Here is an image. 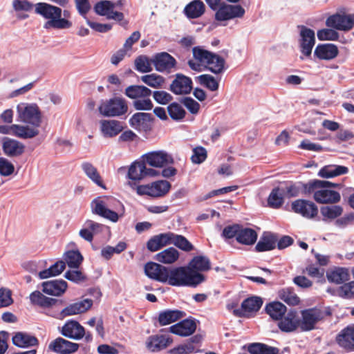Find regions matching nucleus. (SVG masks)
Returning a JSON list of instances; mask_svg holds the SVG:
<instances>
[{
	"label": "nucleus",
	"instance_id": "f257e3e1",
	"mask_svg": "<svg viewBox=\"0 0 354 354\" xmlns=\"http://www.w3.org/2000/svg\"><path fill=\"white\" fill-rule=\"evenodd\" d=\"M304 194H313L314 200L320 204H336L341 200L340 194L331 189L340 184H334L327 180L314 179L306 184H301Z\"/></svg>",
	"mask_w": 354,
	"mask_h": 354
},
{
	"label": "nucleus",
	"instance_id": "f03ea898",
	"mask_svg": "<svg viewBox=\"0 0 354 354\" xmlns=\"http://www.w3.org/2000/svg\"><path fill=\"white\" fill-rule=\"evenodd\" d=\"M205 279L203 274L192 270L188 266L167 267L164 283L176 287H196Z\"/></svg>",
	"mask_w": 354,
	"mask_h": 354
},
{
	"label": "nucleus",
	"instance_id": "7ed1b4c3",
	"mask_svg": "<svg viewBox=\"0 0 354 354\" xmlns=\"http://www.w3.org/2000/svg\"><path fill=\"white\" fill-rule=\"evenodd\" d=\"M35 12L47 21L44 24L45 29H68L72 26V22L68 19L62 18V10L59 7L39 2L35 4Z\"/></svg>",
	"mask_w": 354,
	"mask_h": 354
},
{
	"label": "nucleus",
	"instance_id": "20e7f679",
	"mask_svg": "<svg viewBox=\"0 0 354 354\" xmlns=\"http://www.w3.org/2000/svg\"><path fill=\"white\" fill-rule=\"evenodd\" d=\"M209 7L216 11L214 19L218 21H229L241 18L245 15V9L241 5L221 3V0H205Z\"/></svg>",
	"mask_w": 354,
	"mask_h": 354
},
{
	"label": "nucleus",
	"instance_id": "39448f33",
	"mask_svg": "<svg viewBox=\"0 0 354 354\" xmlns=\"http://www.w3.org/2000/svg\"><path fill=\"white\" fill-rule=\"evenodd\" d=\"M128 185L140 196L147 195L153 198L165 196L171 189V184L167 180H158L150 184L138 185L134 182H128Z\"/></svg>",
	"mask_w": 354,
	"mask_h": 354
},
{
	"label": "nucleus",
	"instance_id": "423d86ee",
	"mask_svg": "<svg viewBox=\"0 0 354 354\" xmlns=\"http://www.w3.org/2000/svg\"><path fill=\"white\" fill-rule=\"evenodd\" d=\"M93 212L106 219H109L113 222H116L118 220V214L113 210H111L109 207L113 206L119 205L122 204L119 201L113 197H105L104 198L95 199L92 202Z\"/></svg>",
	"mask_w": 354,
	"mask_h": 354
},
{
	"label": "nucleus",
	"instance_id": "0eeeda50",
	"mask_svg": "<svg viewBox=\"0 0 354 354\" xmlns=\"http://www.w3.org/2000/svg\"><path fill=\"white\" fill-rule=\"evenodd\" d=\"M98 109L104 116L116 117L125 114L128 111V106L124 98L114 97L102 101Z\"/></svg>",
	"mask_w": 354,
	"mask_h": 354
},
{
	"label": "nucleus",
	"instance_id": "6e6552de",
	"mask_svg": "<svg viewBox=\"0 0 354 354\" xmlns=\"http://www.w3.org/2000/svg\"><path fill=\"white\" fill-rule=\"evenodd\" d=\"M17 110L21 121L30 124L31 128L38 129L41 123V115L37 104H20L17 105Z\"/></svg>",
	"mask_w": 354,
	"mask_h": 354
},
{
	"label": "nucleus",
	"instance_id": "1a4fd4ad",
	"mask_svg": "<svg viewBox=\"0 0 354 354\" xmlns=\"http://www.w3.org/2000/svg\"><path fill=\"white\" fill-rule=\"evenodd\" d=\"M193 55L196 59L201 62H205L207 64H210L214 60H216L217 64L209 66V70L215 74H218L223 71L225 60L219 55L202 49L198 46L193 48Z\"/></svg>",
	"mask_w": 354,
	"mask_h": 354
},
{
	"label": "nucleus",
	"instance_id": "9d476101",
	"mask_svg": "<svg viewBox=\"0 0 354 354\" xmlns=\"http://www.w3.org/2000/svg\"><path fill=\"white\" fill-rule=\"evenodd\" d=\"M159 175V172L151 168H147L143 160L133 162L129 168L127 177L137 184L138 182L147 176L154 177Z\"/></svg>",
	"mask_w": 354,
	"mask_h": 354
},
{
	"label": "nucleus",
	"instance_id": "9b49d317",
	"mask_svg": "<svg viewBox=\"0 0 354 354\" xmlns=\"http://www.w3.org/2000/svg\"><path fill=\"white\" fill-rule=\"evenodd\" d=\"M301 314V320H299V327L302 331H310L314 329L316 324L324 318L323 310L317 308L303 310Z\"/></svg>",
	"mask_w": 354,
	"mask_h": 354
},
{
	"label": "nucleus",
	"instance_id": "f8f14e48",
	"mask_svg": "<svg viewBox=\"0 0 354 354\" xmlns=\"http://www.w3.org/2000/svg\"><path fill=\"white\" fill-rule=\"evenodd\" d=\"M329 28L341 31H349L354 27V15L336 13L329 16L326 20Z\"/></svg>",
	"mask_w": 354,
	"mask_h": 354
},
{
	"label": "nucleus",
	"instance_id": "ddd939ff",
	"mask_svg": "<svg viewBox=\"0 0 354 354\" xmlns=\"http://www.w3.org/2000/svg\"><path fill=\"white\" fill-rule=\"evenodd\" d=\"M292 210L308 219H313L318 215L319 209L317 205L308 200L297 199L292 202Z\"/></svg>",
	"mask_w": 354,
	"mask_h": 354
},
{
	"label": "nucleus",
	"instance_id": "4468645a",
	"mask_svg": "<svg viewBox=\"0 0 354 354\" xmlns=\"http://www.w3.org/2000/svg\"><path fill=\"white\" fill-rule=\"evenodd\" d=\"M39 129L30 128L29 126L19 124L0 125V133L12 135L23 139H30L37 136Z\"/></svg>",
	"mask_w": 354,
	"mask_h": 354
},
{
	"label": "nucleus",
	"instance_id": "2eb2a0df",
	"mask_svg": "<svg viewBox=\"0 0 354 354\" xmlns=\"http://www.w3.org/2000/svg\"><path fill=\"white\" fill-rule=\"evenodd\" d=\"M155 69L160 73L171 72L176 66V60L170 54L166 52L156 53L151 59Z\"/></svg>",
	"mask_w": 354,
	"mask_h": 354
},
{
	"label": "nucleus",
	"instance_id": "dca6fc26",
	"mask_svg": "<svg viewBox=\"0 0 354 354\" xmlns=\"http://www.w3.org/2000/svg\"><path fill=\"white\" fill-rule=\"evenodd\" d=\"M299 28H300L299 46L301 53L306 57H310L315 44V32L305 26H299Z\"/></svg>",
	"mask_w": 354,
	"mask_h": 354
},
{
	"label": "nucleus",
	"instance_id": "f3484780",
	"mask_svg": "<svg viewBox=\"0 0 354 354\" xmlns=\"http://www.w3.org/2000/svg\"><path fill=\"white\" fill-rule=\"evenodd\" d=\"M192 84L190 77L182 73H177L175 75L169 89L176 95H187L191 93L193 88Z\"/></svg>",
	"mask_w": 354,
	"mask_h": 354
},
{
	"label": "nucleus",
	"instance_id": "a211bd4d",
	"mask_svg": "<svg viewBox=\"0 0 354 354\" xmlns=\"http://www.w3.org/2000/svg\"><path fill=\"white\" fill-rule=\"evenodd\" d=\"M79 344L69 342L62 337H57L52 341L48 345L50 351L59 354H70L77 351Z\"/></svg>",
	"mask_w": 354,
	"mask_h": 354
},
{
	"label": "nucleus",
	"instance_id": "6ab92c4d",
	"mask_svg": "<svg viewBox=\"0 0 354 354\" xmlns=\"http://www.w3.org/2000/svg\"><path fill=\"white\" fill-rule=\"evenodd\" d=\"M173 342V339L164 335H153L147 339L146 348L151 352H159L167 348Z\"/></svg>",
	"mask_w": 354,
	"mask_h": 354
},
{
	"label": "nucleus",
	"instance_id": "aec40b11",
	"mask_svg": "<svg viewBox=\"0 0 354 354\" xmlns=\"http://www.w3.org/2000/svg\"><path fill=\"white\" fill-rule=\"evenodd\" d=\"M196 329V323L192 317L183 319L169 328V332L181 337L192 335Z\"/></svg>",
	"mask_w": 354,
	"mask_h": 354
},
{
	"label": "nucleus",
	"instance_id": "412c9836",
	"mask_svg": "<svg viewBox=\"0 0 354 354\" xmlns=\"http://www.w3.org/2000/svg\"><path fill=\"white\" fill-rule=\"evenodd\" d=\"M279 328L285 333H291L299 326V319L295 310H290L278 320Z\"/></svg>",
	"mask_w": 354,
	"mask_h": 354
},
{
	"label": "nucleus",
	"instance_id": "4be33fe9",
	"mask_svg": "<svg viewBox=\"0 0 354 354\" xmlns=\"http://www.w3.org/2000/svg\"><path fill=\"white\" fill-rule=\"evenodd\" d=\"M61 333L68 338L80 339L85 335V329L78 322L69 320L62 326Z\"/></svg>",
	"mask_w": 354,
	"mask_h": 354
},
{
	"label": "nucleus",
	"instance_id": "5701e85b",
	"mask_svg": "<svg viewBox=\"0 0 354 354\" xmlns=\"http://www.w3.org/2000/svg\"><path fill=\"white\" fill-rule=\"evenodd\" d=\"M92 305L93 301L89 299L71 304L60 312V316L62 318H64L68 316L85 313L91 308Z\"/></svg>",
	"mask_w": 354,
	"mask_h": 354
},
{
	"label": "nucleus",
	"instance_id": "b1692460",
	"mask_svg": "<svg viewBox=\"0 0 354 354\" xmlns=\"http://www.w3.org/2000/svg\"><path fill=\"white\" fill-rule=\"evenodd\" d=\"M167 270V267L154 262H149L145 266L146 275L149 278L161 283H164Z\"/></svg>",
	"mask_w": 354,
	"mask_h": 354
},
{
	"label": "nucleus",
	"instance_id": "393cba45",
	"mask_svg": "<svg viewBox=\"0 0 354 354\" xmlns=\"http://www.w3.org/2000/svg\"><path fill=\"white\" fill-rule=\"evenodd\" d=\"M42 290L47 295L60 296L67 289V283L63 280H50L42 283Z\"/></svg>",
	"mask_w": 354,
	"mask_h": 354
},
{
	"label": "nucleus",
	"instance_id": "a878e982",
	"mask_svg": "<svg viewBox=\"0 0 354 354\" xmlns=\"http://www.w3.org/2000/svg\"><path fill=\"white\" fill-rule=\"evenodd\" d=\"M2 149L5 154L10 157H17L24 153L25 146L18 140L9 138L3 139Z\"/></svg>",
	"mask_w": 354,
	"mask_h": 354
},
{
	"label": "nucleus",
	"instance_id": "bb28decb",
	"mask_svg": "<svg viewBox=\"0 0 354 354\" xmlns=\"http://www.w3.org/2000/svg\"><path fill=\"white\" fill-rule=\"evenodd\" d=\"M30 300L33 305H37L41 308H49L53 306L62 305L64 304V301L46 297L38 290H35L30 295Z\"/></svg>",
	"mask_w": 354,
	"mask_h": 354
},
{
	"label": "nucleus",
	"instance_id": "cd10ccee",
	"mask_svg": "<svg viewBox=\"0 0 354 354\" xmlns=\"http://www.w3.org/2000/svg\"><path fill=\"white\" fill-rule=\"evenodd\" d=\"M122 122L115 120H102L100 121V131L106 138H113L123 130Z\"/></svg>",
	"mask_w": 354,
	"mask_h": 354
},
{
	"label": "nucleus",
	"instance_id": "c85d7f7f",
	"mask_svg": "<svg viewBox=\"0 0 354 354\" xmlns=\"http://www.w3.org/2000/svg\"><path fill=\"white\" fill-rule=\"evenodd\" d=\"M339 53L338 48L333 44H318L314 55L319 59L330 60L335 58Z\"/></svg>",
	"mask_w": 354,
	"mask_h": 354
},
{
	"label": "nucleus",
	"instance_id": "c756f323",
	"mask_svg": "<svg viewBox=\"0 0 354 354\" xmlns=\"http://www.w3.org/2000/svg\"><path fill=\"white\" fill-rule=\"evenodd\" d=\"M186 316V313L178 309H167L158 314V322L160 326L169 325Z\"/></svg>",
	"mask_w": 354,
	"mask_h": 354
},
{
	"label": "nucleus",
	"instance_id": "7c9ffc66",
	"mask_svg": "<svg viewBox=\"0 0 354 354\" xmlns=\"http://www.w3.org/2000/svg\"><path fill=\"white\" fill-rule=\"evenodd\" d=\"M142 160L149 166L154 167H162L168 160V156L162 151H153L142 156Z\"/></svg>",
	"mask_w": 354,
	"mask_h": 354
},
{
	"label": "nucleus",
	"instance_id": "2f4dec72",
	"mask_svg": "<svg viewBox=\"0 0 354 354\" xmlns=\"http://www.w3.org/2000/svg\"><path fill=\"white\" fill-rule=\"evenodd\" d=\"M335 341L340 347L349 351H353L354 338L351 329V326L342 329L336 336Z\"/></svg>",
	"mask_w": 354,
	"mask_h": 354
},
{
	"label": "nucleus",
	"instance_id": "473e14b6",
	"mask_svg": "<svg viewBox=\"0 0 354 354\" xmlns=\"http://www.w3.org/2000/svg\"><path fill=\"white\" fill-rule=\"evenodd\" d=\"M277 236L270 232H264L255 246L257 252L272 250L276 248Z\"/></svg>",
	"mask_w": 354,
	"mask_h": 354
},
{
	"label": "nucleus",
	"instance_id": "72a5a7b5",
	"mask_svg": "<svg viewBox=\"0 0 354 354\" xmlns=\"http://www.w3.org/2000/svg\"><path fill=\"white\" fill-rule=\"evenodd\" d=\"M349 272L347 268L337 267L326 272V277L329 282L341 284L349 279Z\"/></svg>",
	"mask_w": 354,
	"mask_h": 354
},
{
	"label": "nucleus",
	"instance_id": "f704fd0d",
	"mask_svg": "<svg viewBox=\"0 0 354 354\" xmlns=\"http://www.w3.org/2000/svg\"><path fill=\"white\" fill-rule=\"evenodd\" d=\"M81 167L86 176L90 180H91L97 186L103 189H106V185L103 182L102 176L97 171V169L93 164L88 162H84Z\"/></svg>",
	"mask_w": 354,
	"mask_h": 354
},
{
	"label": "nucleus",
	"instance_id": "c9c22d12",
	"mask_svg": "<svg viewBox=\"0 0 354 354\" xmlns=\"http://www.w3.org/2000/svg\"><path fill=\"white\" fill-rule=\"evenodd\" d=\"M257 233L254 230L240 225L236 241L243 245H252L257 241Z\"/></svg>",
	"mask_w": 354,
	"mask_h": 354
},
{
	"label": "nucleus",
	"instance_id": "e433bc0d",
	"mask_svg": "<svg viewBox=\"0 0 354 354\" xmlns=\"http://www.w3.org/2000/svg\"><path fill=\"white\" fill-rule=\"evenodd\" d=\"M205 11V6L201 0L192 1L184 9L185 14L189 19L198 18L204 14Z\"/></svg>",
	"mask_w": 354,
	"mask_h": 354
},
{
	"label": "nucleus",
	"instance_id": "4c0bfd02",
	"mask_svg": "<svg viewBox=\"0 0 354 354\" xmlns=\"http://www.w3.org/2000/svg\"><path fill=\"white\" fill-rule=\"evenodd\" d=\"M348 172V169L345 166L330 165L322 167L318 175L322 178H329L346 174Z\"/></svg>",
	"mask_w": 354,
	"mask_h": 354
},
{
	"label": "nucleus",
	"instance_id": "58836bf2",
	"mask_svg": "<svg viewBox=\"0 0 354 354\" xmlns=\"http://www.w3.org/2000/svg\"><path fill=\"white\" fill-rule=\"evenodd\" d=\"M12 343L18 347H28L37 346L39 344V341L35 336L19 332L13 336Z\"/></svg>",
	"mask_w": 354,
	"mask_h": 354
},
{
	"label": "nucleus",
	"instance_id": "ea45409f",
	"mask_svg": "<svg viewBox=\"0 0 354 354\" xmlns=\"http://www.w3.org/2000/svg\"><path fill=\"white\" fill-rule=\"evenodd\" d=\"M151 119V113L138 112L131 116L129 123L133 128L141 130L148 127Z\"/></svg>",
	"mask_w": 354,
	"mask_h": 354
},
{
	"label": "nucleus",
	"instance_id": "a19ab883",
	"mask_svg": "<svg viewBox=\"0 0 354 354\" xmlns=\"http://www.w3.org/2000/svg\"><path fill=\"white\" fill-rule=\"evenodd\" d=\"M342 213L343 208L340 205H325L320 208L322 220L325 222L331 221L338 218Z\"/></svg>",
	"mask_w": 354,
	"mask_h": 354
},
{
	"label": "nucleus",
	"instance_id": "79ce46f5",
	"mask_svg": "<svg viewBox=\"0 0 354 354\" xmlns=\"http://www.w3.org/2000/svg\"><path fill=\"white\" fill-rule=\"evenodd\" d=\"M266 312L274 320H279L287 312L286 306L279 301L268 304L265 308Z\"/></svg>",
	"mask_w": 354,
	"mask_h": 354
},
{
	"label": "nucleus",
	"instance_id": "37998d69",
	"mask_svg": "<svg viewBox=\"0 0 354 354\" xmlns=\"http://www.w3.org/2000/svg\"><path fill=\"white\" fill-rule=\"evenodd\" d=\"M178 258L179 252L173 247L164 250L158 253L155 257V259L157 261L164 264H171L176 262Z\"/></svg>",
	"mask_w": 354,
	"mask_h": 354
},
{
	"label": "nucleus",
	"instance_id": "c03bdc74",
	"mask_svg": "<svg viewBox=\"0 0 354 354\" xmlns=\"http://www.w3.org/2000/svg\"><path fill=\"white\" fill-rule=\"evenodd\" d=\"M124 93L131 99H138L150 96L152 91L145 86L131 85L125 89Z\"/></svg>",
	"mask_w": 354,
	"mask_h": 354
},
{
	"label": "nucleus",
	"instance_id": "a18cd8bd",
	"mask_svg": "<svg viewBox=\"0 0 354 354\" xmlns=\"http://www.w3.org/2000/svg\"><path fill=\"white\" fill-rule=\"evenodd\" d=\"M187 266L197 272L208 271L211 268L210 261L205 256L194 257Z\"/></svg>",
	"mask_w": 354,
	"mask_h": 354
},
{
	"label": "nucleus",
	"instance_id": "49530a36",
	"mask_svg": "<svg viewBox=\"0 0 354 354\" xmlns=\"http://www.w3.org/2000/svg\"><path fill=\"white\" fill-rule=\"evenodd\" d=\"M248 351L250 354H279L277 347L268 346L263 343H252L248 346Z\"/></svg>",
	"mask_w": 354,
	"mask_h": 354
},
{
	"label": "nucleus",
	"instance_id": "de8ad7c7",
	"mask_svg": "<svg viewBox=\"0 0 354 354\" xmlns=\"http://www.w3.org/2000/svg\"><path fill=\"white\" fill-rule=\"evenodd\" d=\"M65 265L71 268H78L83 261V257L78 250H69L64 254Z\"/></svg>",
	"mask_w": 354,
	"mask_h": 354
},
{
	"label": "nucleus",
	"instance_id": "09e8293b",
	"mask_svg": "<svg viewBox=\"0 0 354 354\" xmlns=\"http://www.w3.org/2000/svg\"><path fill=\"white\" fill-rule=\"evenodd\" d=\"M278 295L281 300L288 305L296 306L300 302L299 297L294 292L292 288H285L280 290Z\"/></svg>",
	"mask_w": 354,
	"mask_h": 354
},
{
	"label": "nucleus",
	"instance_id": "8fccbe9b",
	"mask_svg": "<svg viewBox=\"0 0 354 354\" xmlns=\"http://www.w3.org/2000/svg\"><path fill=\"white\" fill-rule=\"evenodd\" d=\"M65 268V262L64 261H58L52 265L48 269L39 272V276L40 279H46L50 277H55L61 274Z\"/></svg>",
	"mask_w": 354,
	"mask_h": 354
},
{
	"label": "nucleus",
	"instance_id": "3c124183",
	"mask_svg": "<svg viewBox=\"0 0 354 354\" xmlns=\"http://www.w3.org/2000/svg\"><path fill=\"white\" fill-rule=\"evenodd\" d=\"M263 304L262 299L259 297H251L245 299L241 304V308L245 312H257Z\"/></svg>",
	"mask_w": 354,
	"mask_h": 354
},
{
	"label": "nucleus",
	"instance_id": "603ef678",
	"mask_svg": "<svg viewBox=\"0 0 354 354\" xmlns=\"http://www.w3.org/2000/svg\"><path fill=\"white\" fill-rule=\"evenodd\" d=\"M142 82L154 88H162L165 82V77L156 73L142 75L140 77Z\"/></svg>",
	"mask_w": 354,
	"mask_h": 354
},
{
	"label": "nucleus",
	"instance_id": "864d4df0",
	"mask_svg": "<svg viewBox=\"0 0 354 354\" xmlns=\"http://www.w3.org/2000/svg\"><path fill=\"white\" fill-rule=\"evenodd\" d=\"M268 203L270 207L279 208L283 203V192L279 187L274 188L270 192Z\"/></svg>",
	"mask_w": 354,
	"mask_h": 354
},
{
	"label": "nucleus",
	"instance_id": "5fc2aeb1",
	"mask_svg": "<svg viewBox=\"0 0 354 354\" xmlns=\"http://www.w3.org/2000/svg\"><path fill=\"white\" fill-rule=\"evenodd\" d=\"M115 3L111 1L104 0L97 2L94 6L95 12L100 16H106L113 10Z\"/></svg>",
	"mask_w": 354,
	"mask_h": 354
},
{
	"label": "nucleus",
	"instance_id": "6e6d98bb",
	"mask_svg": "<svg viewBox=\"0 0 354 354\" xmlns=\"http://www.w3.org/2000/svg\"><path fill=\"white\" fill-rule=\"evenodd\" d=\"M167 111L174 120H181L185 117L186 112L183 106L177 102L171 103L167 107Z\"/></svg>",
	"mask_w": 354,
	"mask_h": 354
},
{
	"label": "nucleus",
	"instance_id": "4d7b16f0",
	"mask_svg": "<svg viewBox=\"0 0 354 354\" xmlns=\"http://www.w3.org/2000/svg\"><path fill=\"white\" fill-rule=\"evenodd\" d=\"M202 352V350L198 348L188 340L183 344H180L170 351L171 354H192Z\"/></svg>",
	"mask_w": 354,
	"mask_h": 354
},
{
	"label": "nucleus",
	"instance_id": "13d9d810",
	"mask_svg": "<svg viewBox=\"0 0 354 354\" xmlns=\"http://www.w3.org/2000/svg\"><path fill=\"white\" fill-rule=\"evenodd\" d=\"M151 59L146 55H140L135 60L136 69L141 73H149L152 71Z\"/></svg>",
	"mask_w": 354,
	"mask_h": 354
},
{
	"label": "nucleus",
	"instance_id": "bf43d9fd",
	"mask_svg": "<svg viewBox=\"0 0 354 354\" xmlns=\"http://www.w3.org/2000/svg\"><path fill=\"white\" fill-rule=\"evenodd\" d=\"M197 80L200 84L205 86L212 91H216L218 88V82L210 75H201L197 77Z\"/></svg>",
	"mask_w": 354,
	"mask_h": 354
},
{
	"label": "nucleus",
	"instance_id": "052dcab7",
	"mask_svg": "<svg viewBox=\"0 0 354 354\" xmlns=\"http://www.w3.org/2000/svg\"><path fill=\"white\" fill-rule=\"evenodd\" d=\"M176 247L185 252H190L194 250V245L183 235L175 234L174 243Z\"/></svg>",
	"mask_w": 354,
	"mask_h": 354
},
{
	"label": "nucleus",
	"instance_id": "680f3d73",
	"mask_svg": "<svg viewBox=\"0 0 354 354\" xmlns=\"http://www.w3.org/2000/svg\"><path fill=\"white\" fill-rule=\"evenodd\" d=\"M317 35L320 41H337L339 39V33L332 28L319 30Z\"/></svg>",
	"mask_w": 354,
	"mask_h": 354
},
{
	"label": "nucleus",
	"instance_id": "e2e57ef3",
	"mask_svg": "<svg viewBox=\"0 0 354 354\" xmlns=\"http://www.w3.org/2000/svg\"><path fill=\"white\" fill-rule=\"evenodd\" d=\"M337 293L342 298H354V281L344 283L338 288Z\"/></svg>",
	"mask_w": 354,
	"mask_h": 354
},
{
	"label": "nucleus",
	"instance_id": "0e129e2a",
	"mask_svg": "<svg viewBox=\"0 0 354 354\" xmlns=\"http://www.w3.org/2000/svg\"><path fill=\"white\" fill-rule=\"evenodd\" d=\"M153 99L160 104H167L173 100V97L165 91H156L153 92Z\"/></svg>",
	"mask_w": 354,
	"mask_h": 354
},
{
	"label": "nucleus",
	"instance_id": "69168bd1",
	"mask_svg": "<svg viewBox=\"0 0 354 354\" xmlns=\"http://www.w3.org/2000/svg\"><path fill=\"white\" fill-rule=\"evenodd\" d=\"M207 158V151L203 147H197L193 150V155L192 156V161L194 163L200 164L205 160Z\"/></svg>",
	"mask_w": 354,
	"mask_h": 354
},
{
	"label": "nucleus",
	"instance_id": "338daca9",
	"mask_svg": "<svg viewBox=\"0 0 354 354\" xmlns=\"http://www.w3.org/2000/svg\"><path fill=\"white\" fill-rule=\"evenodd\" d=\"M64 277L75 283L82 282L86 279V277L80 270H68L65 272Z\"/></svg>",
	"mask_w": 354,
	"mask_h": 354
},
{
	"label": "nucleus",
	"instance_id": "774afa93",
	"mask_svg": "<svg viewBox=\"0 0 354 354\" xmlns=\"http://www.w3.org/2000/svg\"><path fill=\"white\" fill-rule=\"evenodd\" d=\"M240 225H241L239 224H234L225 227L222 232V236L227 239L234 237L236 238L238 236Z\"/></svg>",
	"mask_w": 354,
	"mask_h": 354
}]
</instances>
